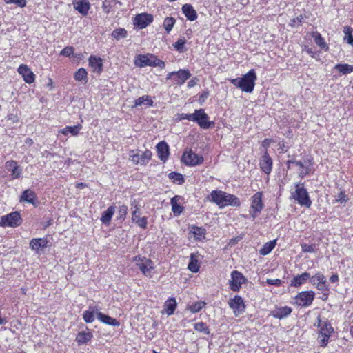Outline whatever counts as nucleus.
<instances>
[{"mask_svg": "<svg viewBox=\"0 0 353 353\" xmlns=\"http://www.w3.org/2000/svg\"><path fill=\"white\" fill-rule=\"evenodd\" d=\"M210 196L211 201L221 208L227 205L239 206L240 205L239 198L223 191L213 190Z\"/></svg>", "mask_w": 353, "mask_h": 353, "instance_id": "obj_1", "label": "nucleus"}, {"mask_svg": "<svg viewBox=\"0 0 353 353\" xmlns=\"http://www.w3.org/2000/svg\"><path fill=\"white\" fill-rule=\"evenodd\" d=\"M256 75L254 70H250L241 78L231 80V83L245 92H252L254 90Z\"/></svg>", "mask_w": 353, "mask_h": 353, "instance_id": "obj_2", "label": "nucleus"}, {"mask_svg": "<svg viewBox=\"0 0 353 353\" xmlns=\"http://www.w3.org/2000/svg\"><path fill=\"white\" fill-rule=\"evenodd\" d=\"M134 64L140 68L145 66H158L161 68H163L165 67L164 61L158 59L156 56L150 54H140L137 56L134 61Z\"/></svg>", "mask_w": 353, "mask_h": 353, "instance_id": "obj_3", "label": "nucleus"}, {"mask_svg": "<svg viewBox=\"0 0 353 353\" xmlns=\"http://www.w3.org/2000/svg\"><path fill=\"white\" fill-rule=\"evenodd\" d=\"M133 261L145 276H152L154 266L150 259L145 257H141L140 256H136L134 257Z\"/></svg>", "mask_w": 353, "mask_h": 353, "instance_id": "obj_4", "label": "nucleus"}, {"mask_svg": "<svg viewBox=\"0 0 353 353\" xmlns=\"http://www.w3.org/2000/svg\"><path fill=\"white\" fill-rule=\"evenodd\" d=\"M296 189L292 193V197L298 201L301 205L310 207L312 201L310 199L308 193L303 187H300L299 185H296Z\"/></svg>", "mask_w": 353, "mask_h": 353, "instance_id": "obj_5", "label": "nucleus"}, {"mask_svg": "<svg viewBox=\"0 0 353 353\" xmlns=\"http://www.w3.org/2000/svg\"><path fill=\"white\" fill-rule=\"evenodd\" d=\"M22 219L18 212H13L1 216L0 225L1 226L17 227L21 225Z\"/></svg>", "mask_w": 353, "mask_h": 353, "instance_id": "obj_6", "label": "nucleus"}, {"mask_svg": "<svg viewBox=\"0 0 353 353\" xmlns=\"http://www.w3.org/2000/svg\"><path fill=\"white\" fill-rule=\"evenodd\" d=\"M263 194L261 192L255 193L251 199V211L250 216L252 218L256 217L263 208L262 202Z\"/></svg>", "mask_w": 353, "mask_h": 353, "instance_id": "obj_7", "label": "nucleus"}, {"mask_svg": "<svg viewBox=\"0 0 353 353\" xmlns=\"http://www.w3.org/2000/svg\"><path fill=\"white\" fill-rule=\"evenodd\" d=\"M247 281V279L242 273L234 270L231 273V279L229 281L230 288L233 292H239L241 285Z\"/></svg>", "mask_w": 353, "mask_h": 353, "instance_id": "obj_8", "label": "nucleus"}, {"mask_svg": "<svg viewBox=\"0 0 353 353\" xmlns=\"http://www.w3.org/2000/svg\"><path fill=\"white\" fill-rule=\"evenodd\" d=\"M194 117L196 118V120H194V121L196 122L200 128L203 129H209L214 125L213 121H208L209 117L203 109L196 110L194 111Z\"/></svg>", "mask_w": 353, "mask_h": 353, "instance_id": "obj_9", "label": "nucleus"}, {"mask_svg": "<svg viewBox=\"0 0 353 353\" xmlns=\"http://www.w3.org/2000/svg\"><path fill=\"white\" fill-rule=\"evenodd\" d=\"M314 299L313 291H303L299 293L295 297L296 303L302 307L310 306Z\"/></svg>", "mask_w": 353, "mask_h": 353, "instance_id": "obj_10", "label": "nucleus"}, {"mask_svg": "<svg viewBox=\"0 0 353 353\" xmlns=\"http://www.w3.org/2000/svg\"><path fill=\"white\" fill-rule=\"evenodd\" d=\"M182 161L188 165L194 166L196 165L201 164L203 161V158L201 156H199L197 154L190 150L185 151L182 156Z\"/></svg>", "mask_w": 353, "mask_h": 353, "instance_id": "obj_11", "label": "nucleus"}, {"mask_svg": "<svg viewBox=\"0 0 353 353\" xmlns=\"http://www.w3.org/2000/svg\"><path fill=\"white\" fill-rule=\"evenodd\" d=\"M130 157L132 161L136 164H145L152 157V152L150 150H145V152L137 151L134 153V151L131 152Z\"/></svg>", "mask_w": 353, "mask_h": 353, "instance_id": "obj_12", "label": "nucleus"}, {"mask_svg": "<svg viewBox=\"0 0 353 353\" xmlns=\"http://www.w3.org/2000/svg\"><path fill=\"white\" fill-rule=\"evenodd\" d=\"M191 76V74L188 70H179L177 72H170L167 76V79H174L176 83L178 85H182L187 79Z\"/></svg>", "mask_w": 353, "mask_h": 353, "instance_id": "obj_13", "label": "nucleus"}, {"mask_svg": "<svg viewBox=\"0 0 353 353\" xmlns=\"http://www.w3.org/2000/svg\"><path fill=\"white\" fill-rule=\"evenodd\" d=\"M153 21V17L150 14L141 13L136 15L134 24L139 29H143L150 24Z\"/></svg>", "mask_w": 353, "mask_h": 353, "instance_id": "obj_14", "label": "nucleus"}, {"mask_svg": "<svg viewBox=\"0 0 353 353\" xmlns=\"http://www.w3.org/2000/svg\"><path fill=\"white\" fill-rule=\"evenodd\" d=\"M310 282L313 285H316V288L319 290H328V285H327L326 279L322 273L317 272L313 276H310Z\"/></svg>", "mask_w": 353, "mask_h": 353, "instance_id": "obj_15", "label": "nucleus"}, {"mask_svg": "<svg viewBox=\"0 0 353 353\" xmlns=\"http://www.w3.org/2000/svg\"><path fill=\"white\" fill-rule=\"evenodd\" d=\"M18 72L22 75L26 83L30 84L34 81L35 75L26 65H20L18 68Z\"/></svg>", "mask_w": 353, "mask_h": 353, "instance_id": "obj_16", "label": "nucleus"}, {"mask_svg": "<svg viewBox=\"0 0 353 353\" xmlns=\"http://www.w3.org/2000/svg\"><path fill=\"white\" fill-rule=\"evenodd\" d=\"M230 307L234 310V313L238 311L242 312L245 308L243 299L239 295H235L234 298L231 299L228 302Z\"/></svg>", "mask_w": 353, "mask_h": 353, "instance_id": "obj_17", "label": "nucleus"}, {"mask_svg": "<svg viewBox=\"0 0 353 353\" xmlns=\"http://www.w3.org/2000/svg\"><path fill=\"white\" fill-rule=\"evenodd\" d=\"M157 151L158 157L163 162L166 161L168 159L170 151L169 146L165 141L159 142L157 146Z\"/></svg>", "mask_w": 353, "mask_h": 353, "instance_id": "obj_18", "label": "nucleus"}, {"mask_svg": "<svg viewBox=\"0 0 353 353\" xmlns=\"http://www.w3.org/2000/svg\"><path fill=\"white\" fill-rule=\"evenodd\" d=\"M260 168L263 172L269 174L272 169V160L267 152L264 153L260 161Z\"/></svg>", "mask_w": 353, "mask_h": 353, "instance_id": "obj_19", "label": "nucleus"}, {"mask_svg": "<svg viewBox=\"0 0 353 353\" xmlns=\"http://www.w3.org/2000/svg\"><path fill=\"white\" fill-rule=\"evenodd\" d=\"M6 168L11 172V178L12 179H19L21 175V170L15 161H8L6 163Z\"/></svg>", "mask_w": 353, "mask_h": 353, "instance_id": "obj_20", "label": "nucleus"}, {"mask_svg": "<svg viewBox=\"0 0 353 353\" xmlns=\"http://www.w3.org/2000/svg\"><path fill=\"white\" fill-rule=\"evenodd\" d=\"M73 6L74 9L83 16L87 15L90 8L88 0H74Z\"/></svg>", "mask_w": 353, "mask_h": 353, "instance_id": "obj_21", "label": "nucleus"}, {"mask_svg": "<svg viewBox=\"0 0 353 353\" xmlns=\"http://www.w3.org/2000/svg\"><path fill=\"white\" fill-rule=\"evenodd\" d=\"M317 326L320 328L319 334L320 335L328 334L330 335L333 332L334 329L331 326L330 323L327 321H323L320 316L317 317Z\"/></svg>", "mask_w": 353, "mask_h": 353, "instance_id": "obj_22", "label": "nucleus"}, {"mask_svg": "<svg viewBox=\"0 0 353 353\" xmlns=\"http://www.w3.org/2000/svg\"><path fill=\"white\" fill-rule=\"evenodd\" d=\"M89 65L94 72L100 74L103 69V61L100 57L90 56L89 59Z\"/></svg>", "mask_w": 353, "mask_h": 353, "instance_id": "obj_23", "label": "nucleus"}, {"mask_svg": "<svg viewBox=\"0 0 353 353\" xmlns=\"http://www.w3.org/2000/svg\"><path fill=\"white\" fill-rule=\"evenodd\" d=\"M310 279V274L308 272H303L301 274L296 275L291 280L290 285L298 288L305 283L308 279Z\"/></svg>", "mask_w": 353, "mask_h": 353, "instance_id": "obj_24", "label": "nucleus"}, {"mask_svg": "<svg viewBox=\"0 0 353 353\" xmlns=\"http://www.w3.org/2000/svg\"><path fill=\"white\" fill-rule=\"evenodd\" d=\"M292 309L290 307L285 306L276 309L272 312V315L276 319H281L289 316L292 312Z\"/></svg>", "mask_w": 353, "mask_h": 353, "instance_id": "obj_25", "label": "nucleus"}, {"mask_svg": "<svg viewBox=\"0 0 353 353\" xmlns=\"http://www.w3.org/2000/svg\"><path fill=\"white\" fill-rule=\"evenodd\" d=\"M183 13L190 21H194L197 18V14L191 4H185L182 7Z\"/></svg>", "mask_w": 353, "mask_h": 353, "instance_id": "obj_26", "label": "nucleus"}, {"mask_svg": "<svg viewBox=\"0 0 353 353\" xmlns=\"http://www.w3.org/2000/svg\"><path fill=\"white\" fill-rule=\"evenodd\" d=\"M97 319L102 323L109 325H112V326H119V322L117 319L112 318L111 316H110L108 315L104 314L102 312H101L100 311L99 312V313H97Z\"/></svg>", "mask_w": 353, "mask_h": 353, "instance_id": "obj_27", "label": "nucleus"}, {"mask_svg": "<svg viewBox=\"0 0 353 353\" xmlns=\"http://www.w3.org/2000/svg\"><path fill=\"white\" fill-rule=\"evenodd\" d=\"M48 241L45 238L32 239L30 243V247L36 251L46 248L47 246Z\"/></svg>", "mask_w": 353, "mask_h": 353, "instance_id": "obj_28", "label": "nucleus"}, {"mask_svg": "<svg viewBox=\"0 0 353 353\" xmlns=\"http://www.w3.org/2000/svg\"><path fill=\"white\" fill-rule=\"evenodd\" d=\"M99 310L97 307H89L88 310H85L83 314V319L86 323H92L94 320V314L97 316Z\"/></svg>", "mask_w": 353, "mask_h": 353, "instance_id": "obj_29", "label": "nucleus"}, {"mask_svg": "<svg viewBox=\"0 0 353 353\" xmlns=\"http://www.w3.org/2000/svg\"><path fill=\"white\" fill-rule=\"evenodd\" d=\"M115 212L114 206H110L105 211L102 213L101 216V221L105 225H109L112 217Z\"/></svg>", "mask_w": 353, "mask_h": 353, "instance_id": "obj_30", "label": "nucleus"}, {"mask_svg": "<svg viewBox=\"0 0 353 353\" xmlns=\"http://www.w3.org/2000/svg\"><path fill=\"white\" fill-rule=\"evenodd\" d=\"M176 307V301L174 298L168 299L165 304L163 310L168 315H172L174 314V310Z\"/></svg>", "mask_w": 353, "mask_h": 353, "instance_id": "obj_31", "label": "nucleus"}, {"mask_svg": "<svg viewBox=\"0 0 353 353\" xmlns=\"http://www.w3.org/2000/svg\"><path fill=\"white\" fill-rule=\"evenodd\" d=\"M198 256L195 253L190 254V262L188 265V268L192 272H197L199 270V265L198 264Z\"/></svg>", "mask_w": 353, "mask_h": 353, "instance_id": "obj_32", "label": "nucleus"}, {"mask_svg": "<svg viewBox=\"0 0 353 353\" xmlns=\"http://www.w3.org/2000/svg\"><path fill=\"white\" fill-rule=\"evenodd\" d=\"M93 335L90 332H81L78 333L76 341L79 345L84 344L90 341Z\"/></svg>", "mask_w": 353, "mask_h": 353, "instance_id": "obj_33", "label": "nucleus"}, {"mask_svg": "<svg viewBox=\"0 0 353 353\" xmlns=\"http://www.w3.org/2000/svg\"><path fill=\"white\" fill-rule=\"evenodd\" d=\"M190 232L194 235V237L198 241H201V239L205 238V230L201 227L192 225L190 228Z\"/></svg>", "mask_w": 353, "mask_h": 353, "instance_id": "obj_34", "label": "nucleus"}, {"mask_svg": "<svg viewBox=\"0 0 353 353\" xmlns=\"http://www.w3.org/2000/svg\"><path fill=\"white\" fill-rule=\"evenodd\" d=\"M81 128V125L74 126H66L65 128L60 130L59 132L62 133L64 135H68L70 134L72 136H77L79 134Z\"/></svg>", "mask_w": 353, "mask_h": 353, "instance_id": "obj_35", "label": "nucleus"}, {"mask_svg": "<svg viewBox=\"0 0 353 353\" xmlns=\"http://www.w3.org/2000/svg\"><path fill=\"white\" fill-rule=\"evenodd\" d=\"M276 245V241H270L265 243L263 247L259 250V254L263 256L268 255L272 252Z\"/></svg>", "mask_w": 353, "mask_h": 353, "instance_id": "obj_36", "label": "nucleus"}, {"mask_svg": "<svg viewBox=\"0 0 353 353\" xmlns=\"http://www.w3.org/2000/svg\"><path fill=\"white\" fill-rule=\"evenodd\" d=\"M132 220L142 228H145L147 226V219L145 217H140L139 214L136 213V211H132Z\"/></svg>", "mask_w": 353, "mask_h": 353, "instance_id": "obj_37", "label": "nucleus"}, {"mask_svg": "<svg viewBox=\"0 0 353 353\" xmlns=\"http://www.w3.org/2000/svg\"><path fill=\"white\" fill-rule=\"evenodd\" d=\"M36 199L35 193L30 190L23 191L21 195V199L30 203H34Z\"/></svg>", "mask_w": 353, "mask_h": 353, "instance_id": "obj_38", "label": "nucleus"}, {"mask_svg": "<svg viewBox=\"0 0 353 353\" xmlns=\"http://www.w3.org/2000/svg\"><path fill=\"white\" fill-rule=\"evenodd\" d=\"M142 105H146L148 106H152L153 101L151 99L150 97H149L148 95L142 96L135 100L134 106H141Z\"/></svg>", "mask_w": 353, "mask_h": 353, "instance_id": "obj_39", "label": "nucleus"}, {"mask_svg": "<svg viewBox=\"0 0 353 353\" xmlns=\"http://www.w3.org/2000/svg\"><path fill=\"white\" fill-rule=\"evenodd\" d=\"M335 69L343 74H347L353 72V65L347 63L337 64L335 65Z\"/></svg>", "mask_w": 353, "mask_h": 353, "instance_id": "obj_40", "label": "nucleus"}, {"mask_svg": "<svg viewBox=\"0 0 353 353\" xmlns=\"http://www.w3.org/2000/svg\"><path fill=\"white\" fill-rule=\"evenodd\" d=\"M205 305L206 303L204 301H198L191 305H188L187 307V310H190L192 313H196L202 310L205 306Z\"/></svg>", "mask_w": 353, "mask_h": 353, "instance_id": "obj_41", "label": "nucleus"}, {"mask_svg": "<svg viewBox=\"0 0 353 353\" xmlns=\"http://www.w3.org/2000/svg\"><path fill=\"white\" fill-rule=\"evenodd\" d=\"M194 327L195 330L199 332H201L207 335L210 334V330L208 326L206 325V323L203 322L196 323L194 325Z\"/></svg>", "mask_w": 353, "mask_h": 353, "instance_id": "obj_42", "label": "nucleus"}, {"mask_svg": "<svg viewBox=\"0 0 353 353\" xmlns=\"http://www.w3.org/2000/svg\"><path fill=\"white\" fill-rule=\"evenodd\" d=\"M127 35V31L124 28H117L114 30L112 32V37L117 40L126 38Z\"/></svg>", "mask_w": 353, "mask_h": 353, "instance_id": "obj_43", "label": "nucleus"}, {"mask_svg": "<svg viewBox=\"0 0 353 353\" xmlns=\"http://www.w3.org/2000/svg\"><path fill=\"white\" fill-rule=\"evenodd\" d=\"M169 179L172 180L174 183H176L179 185H181L184 183L185 180L181 174L176 173L172 172L169 174Z\"/></svg>", "mask_w": 353, "mask_h": 353, "instance_id": "obj_44", "label": "nucleus"}, {"mask_svg": "<svg viewBox=\"0 0 353 353\" xmlns=\"http://www.w3.org/2000/svg\"><path fill=\"white\" fill-rule=\"evenodd\" d=\"M353 30L351 27L346 26L344 27L343 32L345 34L344 37V40H346L347 43L352 45L353 44V35H352Z\"/></svg>", "mask_w": 353, "mask_h": 353, "instance_id": "obj_45", "label": "nucleus"}, {"mask_svg": "<svg viewBox=\"0 0 353 353\" xmlns=\"http://www.w3.org/2000/svg\"><path fill=\"white\" fill-rule=\"evenodd\" d=\"M175 22H176L175 19L172 17H166L164 19L163 27H164L165 30H166L167 33H169L171 31Z\"/></svg>", "mask_w": 353, "mask_h": 353, "instance_id": "obj_46", "label": "nucleus"}, {"mask_svg": "<svg viewBox=\"0 0 353 353\" xmlns=\"http://www.w3.org/2000/svg\"><path fill=\"white\" fill-rule=\"evenodd\" d=\"M87 71L85 69L81 68L74 73V79L78 81L87 80Z\"/></svg>", "mask_w": 353, "mask_h": 353, "instance_id": "obj_47", "label": "nucleus"}, {"mask_svg": "<svg viewBox=\"0 0 353 353\" xmlns=\"http://www.w3.org/2000/svg\"><path fill=\"white\" fill-rule=\"evenodd\" d=\"M171 205H172V210L173 211V212L176 214H180L182 212H183V208L179 204L177 203V201H176V197H173L172 199H171Z\"/></svg>", "mask_w": 353, "mask_h": 353, "instance_id": "obj_48", "label": "nucleus"}, {"mask_svg": "<svg viewBox=\"0 0 353 353\" xmlns=\"http://www.w3.org/2000/svg\"><path fill=\"white\" fill-rule=\"evenodd\" d=\"M185 42L186 41L184 38H181L173 44V46L177 51L182 52H183L184 45Z\"/></svg>", "mask_w": 353, "mask_h": 353, "instance_id": "obj_49", "label": "nucleus"}, {"mask_svg": "<svg viewBox=\"0 0 353 353\" xmlns=\"http://www.w3.org/2000/svg\"><path fill=\"white\" fill-rule=\"evenodd\" d=\"M128 213V207L125 205L120 206L118 211V219L124 220Z\"/></svg>", "mask_w": 353, "mask_h": 353, "instance_id": "obj_50", "label": "nucleus"}, {"mask_svg": "<svg viewBox=\"0 0 353 353\" xmlns=\"http://www.w3.org/2000/svg\"><path fill=\"white\" fill-rule=\"evenodd\" d=\"M179 120L187 119L188 121H194V120H196V118L194 117V112L192 114H185L182 113L179 114Z\"/></svg>", "mask_w": 353, "mask_h": 353, "instance_id": "obj_51", "label": "nucleus"}, {"mask_svg": "<svg viewBox=\"0 0 353 353\" xmlns=\"http://www.w3.org/2000/svg\"><path fill=\"white\" fill-rule=\"evenodd\" d=\"M74 48L73 47L67 46L61 50L60 54L65 57H70L74 53Z\"/></svg>", "mask_w": 353, "mask_h": 353, "instance_id": "obj_52", "label": "nucleus"}, {"mask_svg": "<svg viewBox=\"0 0 353 353\" xmlns=\"http://www.w3.org/2000/svg\"><path fill=\"white\" fill-rule=\"evenodd\" d=\"M347 196L344 192L341 191L337 196H336L335 201L340 203H345L347 201Z\"/></svg>", "mask_w": 353, "mask_h": 353, "instance_id": "obj_53", "label": "nucleus"}, {"mask_svg": "<svg viewBox=\"0 0 353 353\" xmlns=\"http://www.w3.org/2000/svg\"><path fill=\"white\" fill-rule=\"evenodd\" d=\"M6 3H14L17 6L23 8L26 6V0H4Z\"/></svg>", "mask_w": 353, "mask_h": 353, "instance_id": "obj_54", "label": "nucleus"}, {"mask_svg": "<svg viewBox=\"0 0 353 353\" xmlns=\"http://www.w3.org/2000/svg\"><path fill=\"white\" fill-rule=\"evenodd\" d=\"M330 335L325 334V335H320L319 334V339H320V344L322 347H325L329 341Z\"/></svg>", "mask_w": 353, "mask_h": 353, "instance_id": "obj_55", "label": "nucleus"}, {"mask_svg": "<svg viewBox=\"0 0 353 353\" xmlns=\"http://www.w3.org/2000/svg\"><path fill=\"white\" fill-rule=\"evenodd\" d=\"M303 19V17L301 14L296 18L292 19L290 22V26L294 27L296 25H301Z\"/></svg>", "mask_w": 353, "mask_h": 353, "instance_id": "obj_56", "label": "nucleus"}, {"mask_svg": "<svg viewBox=\"0 0 353 353\" xmlns=\"http://www.w3.org/2000/svg\"><path fill=\"white\" fill-rule=\"evenodd\" d=\"M315 43L322 48H327L323 38L320 34L315 38Z\"/></svg>", "mask_w": 353, "mask_h": 353, "instance_id": "obj_57", "label": "nucleus"}, {"mask_svg": "<svg viewBox=\"0 0 353 353\" xmlns=\"http://www.w3.org/2000/svg\"><path fill=\"white\" fill-rule=\"evenodd\" d=\"M286 163L288 165V169L290 168V164L296 165H298V166H299L301 168H303L305 167V165H304L303 162L299 161H295V160H293V159L287 161Z\"/></svg>", "mask_w": 353, "mask_h": 353, "instance_id": "obj_58", "label": "nucleus"}, {"mask_svg": "<svg viewBox=\"0 0 353 353\" xmlns=\"http://www.w3.org/2000/svg\"><path fill=\"white\" fill-rule=\"evenodd\" d=\"M266 283L269 285L280 286L282 283V281H281V280H280L279 279H268L266 281Z\"/></svg>", "mask_w": 353, "mask_h": 353, "instance_id": "obj_59", "label": "nucleus"}, {"mask_svg": "<svg viewBox=\"0 0 353 353\" xmlns=\"http://www.w3.org/2000/svg\"><path fill=\"white\" fill-rule=\"evenodd\" d=\"M302 250L304 252H314V246L312 245H308V244H303L301 245Z\"/></svg>", "mask_w": 353, "mask_h": 353, "instance_id": "obj_60", "label": "nucleus"}, {"mask_svg": "<svg viewBox=\"0 0 353 353\" xmlns=\"http://www.w3.org/2000/svg\"><path fill=\"white\" fill-rule=\"evenodd\" d=\"M303 168H305V170H303L301 171L299 174L303 177L305 176V175H307V174H309V172H310V168L309 167H304Z\"/></svg>", "mask_w": 353, "mask_h": 353, "instance_id": "obj_61", "label": "nucleus"}, {"mask_svg": "<svg viewBox=\"0 0 353 353\" xmlns=\"http://www.w3.org/2000/svg\"><path fill=\"white\" fill-rule=\"evenodd\" d=\"M114 2V0H105L103 3V6L105 9L108 6H111V3Z\"/></svg>", "mask_w": 353, "mask_h": 353, "instance_id": "obj_62", "label": "nucleus"}, {"mask_svg": "<svg viewBox=\"0 0 353 353\" xmlns=\"http://www.w3.org/2000/svg\"><path fill=\"white\" fill-rule=\"evenodd\" d=\"M132 206L134 208L133 211H136V213H139V208L135 200L132 202Z\"/></svg>", "mask_w": 353, "mask_h": 353, "instance_id": "obj_63", "label": "nucleus"}, {"mask_svg": "<svg viewBox=\"0 0 353 353\" xmlns=\"http://www.w3.org/2000/svg\"><path fill=\"white\" fill-rule=\"evenodd\" d=\"M330 281L332 282V283H336L339 281V276L337 274H333L330 276Z\"/></svg>", "mask_w": 353, "mask_h": 353, "instance_id": "obj_64", "label": "nucleus"}]
</instances>
